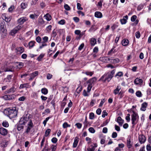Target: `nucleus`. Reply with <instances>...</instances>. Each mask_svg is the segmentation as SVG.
<instances>
[{
    "label": "nucleus",
    "mask_w": 151,
    "mask_h": 151,
    "mask_svg": "<svg viewBox=\"0 0 151 151\" xmlns=\"http://www.w3.org/2000/svg\"><path fill=\"white\" fill-rule=\"evenodd\" d=\"M1 145L4 147H5L8 144V142L7 141L5 140L3 141L1 143Z\"/></svg>",
    "instance_id": "nucleus-36"
},
{
    "label": "nucleus",
    "mask_w": 151,
    "mask_h": 151,
    "mask_svg": "<svg viewBox=\"0 0 151 151\" xmlns=\"http://www.w3.org/2000/svg\"><path fill=\"white\" fill-rule=\"evenodd\" d=\"M133 114L132 115L131 120L132 124L133 125H134L136 124V121L138 118L139 116L138 114L134 111H132Z\"/></svg>",
    "instance_id": "nucleus-4"
},
{
    "label": "nucleus",
    "mask_w": 151,
    "mask_h": 151,
    "mask_svg": "<svg viewBox=\"0 0 151 151\" xmlns=\"http://www.w3.org/2000/svg\"><path fill=\"white\" fill-rule=\"evenodd\" d=\"M14 94L5 95L3 96V99L5 100H10L14 99L15 97Z\"/></svg>",
    "instance_id": "nucleus-8"
},
{
    "label": "nucleus",
    "mask_w": 151,
    "mask_h": 151,
    "mask_svg": "<svg viewBox=\"0 0 151 151\" xmlns=\"http://www.w3.org/2000/svg\"><path fill=\"white\" fill-rule=\"evenodd\" d=\"M100 60L104 63H107L108 61H110L111 59L108 58L107 57H100L99 58Z\"/></svg>",
    "instance_id": "nucleus-12"
},
{
    "label": "nucleus",
    "mask_w": 151,
    "mask_h": 151,
    "mask_svg": "<svg viewBox=\"0 0 151 151\" xmlns=\"http://www.w3.org/2000/svg\"><path fill=\"white\" fill-rule=\"evenodd\" d=\"M123 75V73L122 72L120 71L118 72L115 75V77H117V76L121 77Z\"/></svg>",
    "instance_id": "nucleus-32"
},
{
    "label": "nucleus",
    "mask_w": 151,
    "mask_h": 151,
    "mask_svg": "<svg viewBox=\"0 0 151 151\" xmlns=\"http://www.w3.org/2000/svg\"><path fill=\"white\" fill-rule=\"evenodd\" d=\"M41 91L42 93L44 95L47 94L48 92L47 89L45 88H42L41 90Z\"/></svg>",
    "instance_id": "nucleus-29"
},
{
    "label": "nucleus",
    "mask_w": 151,
    "mask_h": 151,
    "mask_svg": "<svg viewBox=\"0 0 151 151\" xmlns=\"http://www.w3.org/2000/svg\"><path fill=\"white\" fill-rule=\"evenodd\" d=\"M35 43V42L34 41H30L28 44L29 48L30 49L31 48L33 47L34 46Z\"/></svg>",
    "instance_id": "nucleus-28"
},
{
    "label": "nucleus",
    "mask_w": 151,
    "mask_h": 151,
    "mask_svg": "<svg viewBox=\"0 0 151 151\" xmlns=\"http://www.w3.org/2000/svg\"><path fill=\"white\" fill-rule=\"evenodd\" d=\"M135 36L137 38H139L140 37V33L139 31H137L135 33Z\"/></svg>",
    "instance_id": "nucleus-64"
},
{
    "label": "nucleus",
    "mask_w": 151,
    "mask_h": 151,
    "mask_svg": "<svg viewBox=\"0 0 151 151\" xmlns=\"http://www.w3.org/2000/svg\"><path fill=\"white\" fill-rule=\"evenodd\" d=\"M51 148L52 149V151H55L57 149V146L56 145H52L51 146Z\"/></svg>",
    "instance_id": "nucleus-54"
},
{
    "label": "nucleus",
    "mask_w": 151,
    "mask_h": 151,
    "mask_svg": "<svg viewBox=\"0 0 151 151\" xmlns=\"http://www.w3.org/2000/svg\"><path fill=\"white\" fill-rule=\"evenodd\" d=\"M11 19V18L10 17H5V20L6 22H9Z\"/></svg>",
    "instance_id": "nucleus-53"
},
{
    "label": "nucleus",
    "mask_w": 151,
    "mask_h": 151,
    "mask_svg": "<svg viewBox=\"0 0 151 151\" xmlns=\"http://www.w3.org/2000/svg\"><path fill=\"white\" fill-rule=\"evenodd\" d=\"M128 17L127 15L123 17V19L120 20L121 23L122 24H126L127 22V19H128Z\"/></svg>",
    "instance_id": "nucleus-14"
},
{
    "label": "nucleus",
    "mask_w": 151,
    "mask_h": 151,
    "mask_svg": "<svg viewBox=\"0 0 151 151\" xmlns=\"http://www.w3.org/2000/svg\"><path fill=\"white\" fill-rule=\"evenodd\" d=\"M93 86V85L89 83L87 88L88 92H89L90 91Z\"/></svg>",
    "instance_id": "nucleus-38"
},
{
    "label": "nucleus",
    "mask_w": 151,
    "mask_h": 151,
    "mask_svg": "<svg viewBox=\"0 0 151 151\" xmlns=\"http://www.w3.org/2000/svg\"><path fill=\"white\" fill-rule=\"evenodd\" d=\"M5 111L6 113L10 117L13 118L15 117L17 115V111L15 109L9 108L6 109Z\"/></svg>",
    "instance_id": "nucleus-2"
},
{
    "label": "nucleus",
    "mask_w": 151,
    "mask_h": 151,
    "mask_svg": "<svg viewBox=\"0 0 151 151\" xmlns=\"http://www.w3.org/2000/svg\"><path fill=\"white\" fill-rule=\"evenodd\" d=\"M29 120L28 118L27 117V116L22 117L20 121V123L24 125L26 123L28 122Z\"/></svg>",
    "instance_id": "nucleus-5"
},
{
    "label": "nucleus",
    "mask_w": 151,
    "mask_h": 151,
    "mask_svg": "<svg viewBox=\"0 0 151 151\" xmlns=\"http://www.w3.org/2000/svg\"><path fill=\"white\" fill-rule=\"evenodd\" d=\"M88 130L90 132L92 133H94L95 132V130L92 127H90L88 129Z\"/></svg>",
    "instance_id": "nucleus-47"
},
{
    "label": "nucleus",
    "mask_w": 151,
    "mask_h": 151,
    "mask_svg": "<svg viewBox=\"0 0 151 151\" xmlns=\"http://www.w3.org/2000/svg\"><path fill=\"white\" fill-rule=\"evenodd\" d=\"M44 55L45 54H44L42 53L40 54L39 56L37 58V60L38 61H41Z\"/></svg>",
    "instance_id": "nucleus-33"
},
{
    "label": "nucleus",
    "mask_w": 151,
    "mask_h": 151,
    "mask_svg": "<svg viewBox=\"0 0 151 151\" xmlns=\"http://www.w3.org/2000/svg\"><path fill=\"white\" fill-rule=\"evenodd\" d=\"M77 8L78 10H82L83 9V8L81 7V4L79 3H77Z\"/></svg>",
    "instance_id": "nucleus-58"
},
{
    "label": "nucleus",
    "mask_w": 151,
    "mask_h": 151,
    "mask_svg": "<svg viewBox=\"0 0 151 151\" xmlns=\"http://www.w3.org/2000/svg\"><path fill=\"white\" fill-rule=\"evenodd\" d=\"M2 125L3 127H8L9 126V124L8 122L6 121H5L3 122L2 123Z\"/></svg>",
    "instance_id": "nucleus-35"
},
{
    "label": "nucleus",
    "mask_w": 151,
    "mask_h": 151,
    "mask_svg": "<svg viewBox=\"0 0 151 151\" xmlns=\"http://www.w3.org/2000/svg\"><path fill=\"white\" fill-rule=\"evenodd\" d=\"M0 31L1 33L4 35L6 36L7 34V30L5 22L4 21L2 22L0 24Z\"/></svg>",
    "instance_id": "nucleus-3"
},
{
    "label": "nucleus",
    "mask_w": 151,
    "mask_h": 151,
    "mask_svg": "<svg viewBox=\"0 0 151 151\" xmlns=\"http://www.w3.org/2000/svg\"><path fill=\"white\" fill-rule=\"evenodd\" d=\"M121 89V87L120 86H117L116 88V89H114V93L115 95H116L119 93V91Z\"/></svg>",
    "instance_id": "nucleus-15"
},
{
    "label": "nucleus",
    "mask_w": 151,
    "mask_h": 151,
    "mask_svg": "<svg viewBox=\"0 0 151 151\" xmlns=\"http://www.w3.org/2000/svg\"><path fill=\"white\" fill-rule=\"evenodd\" d=\"M64 7L65 9L66 10L69 11L70 9V7L67 4H65Z\"/></svg>",
    "instance_id": "nucleus-48"
},
{
    "label": "nucleus",
    "mask_w": 151,
    "mask_h": 151,
    "mask_svg": "<svg viewBox=\"0 0 151 151\" xmlns=\"http://www.w3.org/2000/svg\"><path fill=\"white\" fill-rule=\"evenodd\" d=\"M21 8L23 9L26 8L27 6V4L24 3H22L21 5Z\"/></svg>",
    "instance_id": "nucleus-42"
},
{
    "label": "nucleus",
    "mask_w": 151,
    "mask_h": 151,
    "mask_svg": "<svg viewBox=\"0 0 151 151\" xmlns=\"http://www.w3.org/2000/svg\"><path fill=\"white\" fill-rule=\"evenodd\" d=\"M17 31L14 28L11 30L10 33L9 34L12 36H14L17 32Z\"/></svg>",
    "instance_id": "nucleus-26"
},
{
    "label": "nucleus",
    "mask_w": 151,
    "mask_h": 151,
    "mask_svg": "<svg viewBox=\"0 0 151 151\" xmlns=\"http://www.w3.org/2000/svg\"><path fill=\"white\" fill-rule=\"evenodd\" d=\"M139 139L141 144L144 143L146 140L145 136L142 134L140 135L139 136Z\"/></svg>",
    "instance_id": "nucleus-9"
},
{
    "label": "nucleus",
    "mask_w": 151,
    "mask_h": 151,
    "mask_svg": "<svg viewBox=\"0 0 151 151\" xmlns=\"http://www.w3.org/2000/svg\"><path fill=\"white\" fill-rule=\"evenodd\" d=\"M137 18V17L136 15H133L131 18V21L132 22H134L136 19Z\"/></svg>",
    "instance_id": "nucleus-57"
},
{
    "label": "nucleus",
    "mask_w": 151,
    "mask_h": 151,
    "mask_svg": "<svg viewBox=\"0 0 151 151\" xmlns=\"http://www.w3.org/2000/svg\"><path fill=\"white\" fill-rule=\"evenodd\" d=\"M50 132L51 129H48L45 131V134L44 136L46 137H47L50 133Z\"/></svg>",
    "instance_id": "nucleus-34"
},
{
    "label": "nucleus",
    "mask_w": 151,
    "mask_h": 151,
    "mask_svg": "<svg viewBox=\"0 0 151 151\" xmlns=\"http://www.w3.org/2000/svg\"><path fill=\"white\" fill-rule=\"evenodd\" d=\"M65 23V21L64 19H62L58 22V24H64Z\"/></svg>",
    "instance_id": "nucleus-61"
},
{
    "label": "nucleus",
    "mask_w": 151,
    "mask_h": 151,
    "mask_svg": "<svg viewBox=\"0 0 151 151\" xmlns=\"http://www.w3.org/2000/svg\"><path fill=\"white\" fill-rule=\"evenodd\" d=\"M75 125L78 129H80L81 128L82 124L81 123H78L76 124Z\"/></svg>",
    "instance_id": "nucleus-52"
},
{
    "label": "nucleus",
    "mask_w": 151,
    "mask_h": 151,
    "mask_svg": "<svg viewBox=\"0 0 151 151\" xmlns=\"http://www.w3.org/2000/svg\"><path fill=\"white\" fill-rule=\"evenodd\" d=\"M13 77V75H8L7 77L6 78V80H9V82H11V80L12 79V78Z\"/></svg>",
    "instance_id": "nucleus-44"
},
{
    "label": "nucleus",
    "mask_w": 151,
    "mask_h": 151,
    "mask_svg": "<svg viewBox=\"0 0 151 151\" xmlns=\"http://www.w3.org/2000/svg\"><path fill=\"white\" fill-rule=\"evenodd\" d=\"M48 37L47 36H45L42 38V42L45 43L47 42L48 40Z\"/></svg>",
    "instance_id": "nucleus-56"
},
{
    "label": "nucleus",
    "mask_w": 151,
    "mask_h": 151,
    "mask_svg": "<svg viewBox=\"0 0 151 151\" xmlns=\"http://www.w3.org/2000/svg\"><path fill=\"white\" fill-rule=\"evenodd\" d=\"M112 76L110 75V73L108 72L105 73L102 76L99 80H101L104 82L107 81L109 82L112 78Z\"/></svg>",
    "instance_id": "nucleus-1"
},
{
    "label": "nucleus",
    "mask_w": 151,
    "mask_h": 151,
    "mask_svg": "<svg viewBox=\"0 0 151 151\" xmlns=\"http://www.w3.org/2000/svg\"><path fill=\"white\" fill-rule=\"evenodd\" d=\"M129 42V41L128 39H125L122 40V44L123 46H127L128 45Z\"/></svg>",
    "instance_id": "nucleus-16"
},
{
    "label": "nucleus",
    "mask_w": 151,
    "mask_h": 151,
    "mask_svg": "<svg viewBox=\"0 0 151 151\" xmlns=\"http://www.w3.org/2000/svg\"><path fill=\"white\" fill-rule=\"evenodd\" d=\"M8 133L7 130L3 127L0 128V134L2 135L5 136Z\"/></svg>",
    "instance_id": "nucleus-10"
},
{
    "label": "nucleus",
    "mask_w": 151,
    "mask_h": 151,
    "mask_svg": "<svg viewBox=\"0 0 151 151\" xmlns=\"http://www.w3.org/2000/svg\"><path fill=\"white\" fill-rule=\"evenodd\" d=\"M131 137H129L128 138L127 141V147L129 148H130L132 146V144L131 143L130 141Z\"/></svg>",
    "instance_id": "nucleus-18"
},
{
    "label": "nucleus",
    "mask_w": 151,
    "mask_h": 151,
    "mask_svg": "<svg viewBox=\"0 0 151 151\" xmlns=\"http://www.w3.org/2000/svg\"><path fill=\"white\" fill-rule=\"evenodd\" d=\"M136 96L138 97H141L142 96L141 92L140 91H137L136 93Z\"/></svg>",
    "instance_id": "nucleus-37"
},
{
    "label": "nucleus",
    "mask_w": 151,
    "mask_h": 151,
    "mask_svg": "<svg viewBox=\"0 0 151 151\" xmlns=\"http://www.w3.org/2000/svg\"><path fill=\"white\" fill-rule=\"evenodd\" d=\"M14 70V68H5L4 71L5 72L9 71L13 72V71Z\"/></svg>",
    "instance_id": "nucleus-40"
},
{
    "label": "nucleus",
    "mask_w": 151,
    "mask_h": 151,
    "mask_svg": "<svg viewBox=\"0 0 151 151\" xmlns=\"http://www.w3.org/2000/svg\"><path fill=\"white\" fill-rule=\"evenodd\" d=\"M22 125L20 123V124L18 125L17 129L18 131H21L23 129L24 126Z\"/></svg>",
    "instance_id": "nucleus-39"
},
{
    "label": "nucleus",
    "mask_w": 151,
    "mask_h": 151,
    "mask_svg": "<svg viewBox=\"0 0 151 151\" xmlns=\"http://www.w3.org/2000/svg\"><path fill=\"white\" fill-rule=\"evenodd\" d=\"M96 79L95 77H93L87 81V83L93 85V84L96 81Z\"/></svg>",
    "instance_id": "nucleus-17"
},
{
    "label": "nucleus",
    "mask_w": 151,
    "mask_h": 151,
    "mask_svg": "<svg viewBox=\"0 0 151 151\" xmlns=\"http://www.w3.org/2000/svg\"><path fill=\"white\" fill-rule=\"evenodd\" d=\"M83 124H84V128H86L87 127L89 123L88 122H84Z\"/></svg>",
    "instance_id": "nucleus-60"
},
{
    "label": "nucleus",
    "mask_w": 151,
    "mask_h": 151,
    "mask_svg": "<svg viewBox=\"0 0 151 151\" xmlns=\"http://www.w3.org/2000/svg\"><path fill=\"white\" fill-rule=\"evenodd\" d=\"M78 142V138L76 137L75 138L74 142L73 144V147H77Z\"/></svg>",
    "instance_id": "nucleus-20"
},
{
    "label": "nucleus",
    "mask_w": 151,
    "mask_h": 151,
    "mask_svg": "<svg viewBox=\"0 0 151 151\" xmlns=\"http://www.w3.org/2000/svg\"><path fill=\"white\" fill-rule=\"evenodd\" d=\"M148 104L146 102H143L141 104V106L140 108V110L143 111H145L146 110V108Z\"/></svg>",
    "instance_id": "nucleus-11"
},
{
    "label": "nucleus",
    "mask_w": 151,
    "mask_h": 151,
    "mask_svg": "<svg viewBox=\"0 0 151 151\" xmlns=\"http://www.w3.org/2000/svg\"><path fill=\"white\" fill-rule=\"evenodd\" d=\"M95 16L98 18H101L102 17V13L99 12H96L95 13Z\"/></svg>",
    "instance_id": "nucleus-21"
},
{
    "label": "nucleus",
    "mask_w": 151,
    "mask_h": 151,
    "mask_svg": "<svg viewBox=\"0 0 151 151\" xmlns=\"http://www.w3.org/2000/svg\"><path fill=\"white\" fill-rule=\"evenodd\" d=\"M110 61L111 63L114 64L118 63L119 62V60L118 58H116L114 59H111Z\"/></svg>",
    "instance_id": "nucleus-27"
},
{
    "label": "nucleus",
    "mask_w": 151,
    "mask_h": 151,
    "mask_svg": "<svg viewBox=\"0 0 151 151\" xmlns=\"http://www.w3.org/2000/svg\"><path fill=\"white\" fill-rule=\"evenodd\" d=\"M85 74L87 76H91L93 74V72L86 71L85 73Z\"/></svg>",
    "instance_id": "nucleus-41"
},
{
    "label": "nucleus",
    "mask_w": 151,
    "mask_h": 151,
    "mask_svg": "<svg viewBox=\"0 0 151 151\" xmlns=\"http://www.w3.org/2000/svg\"><path fill=\"white\" fill-rule=\"evenodd\" d=\"M29 85L28 83H26L23 84H21L20 85L19 88L20 89H23L24 88H27L28 87Z\"/></svg>",
    "instance_id": "nucleus-23"
},
{
    "label": "nucleus",
    "mask_w": 151,
    "mask_h": 151,
    "mask_svg": "<svg viewBox=\"0 0 151 151\" xmlns=\"http://www.w3.org/2000/svg\"><path fill=\"white\" fill-rule=\"evenodd\" d=\"M44 17H45L46 20L48 21H50L51 19V17L48 13H47L45 14L44 16Z\"/></svg>",
    "instance_id": "nucleus-25"
},
{
    "label": "nucleus",
    "mask_w": 151,
    "mask_h": 151,
    "mask_svg": "<svg viewBox=\"0 0 151 151\" xmlns=\"http://www.w3.org/2000/svg\"><path fill=\"white\" fill-rule=\"evenodd\" d=\"M124 92L121 91L119 93L118 95L120 96V98L121 99L124 96Z\"/></svg>",
    "instance_id": "nucleus-50"
},
{
    "label": "nucleus",
    "mask_w": 151,
    "mask_h": 151,
    "mask_svg": "<svg viewBox=\"0 0 151 151\" xmlns=\"http://www.w3.org/2000/svg\"><path fill=\"white\" fill-rule=\"evenodd\" d=\"M36 40L37 42L40 43L41 42L42 40L40 37L38 36L36 38Z\"/></svg>",
    "instance_id": "nucleus-55"
},
{
    "label": "nucleus",
    "mask_w": 151,
    "mask_h": 151,
    "mask_svg": "<svg viewBox=\"0 0 151 151\" xmlns=\"http://www.w3.org/2000/svg\"><path fill=\"white\" fill-rule=\"evenodd\" d=\"M117 122L120 126H122L124 123V120L122 119L120 116H119L117 119Z\"/></svg>",
    "instance_id": "nucleus-19"
},
{
    "label": "nucleus",
    "mask_w": 151,
    "mask_h": 151,
    "mask_svg": "<svg viewBox=\"0 0 151 151\" xmlns=\"http://www.w3.org/2000/svg\"><path fill=\"white\" fill-rule=\"evenodd\" d=\"M101 109L99 108L97 109L96 111V113L98 115H99L101 114Z\"/></svg>",
    "instance_id": "nucleus-62"
},
{
    "label": "nucleus",
    "mask_w": 151,
    "mask_h": 151,
    "mask_svg": "<svg viewBox=\"0 0 151 151\" xmlns=\"http://www.w3.org/2000/svg\"><path fill=\"white\" fill-rule=\"evenodd\" d=\"M143 81L142 79L136 78L134 81V83L136 85H141L142 84Z\"/></svg>",
    "instance_id": "nucleus-13"
},
{
    "label": "nucleus",
    "mask_w": 151,
    "mask_h": 151,
    "mask_svg": "<svg viewBox=\"0 0 151 151\" xmlns=\"http://www.w3.org/2000/svg\"><path fill=\"white\" fill-rule=\"evenodd\" d=\"M16 90V89L15 87L12 86L7 91V93H14L15 92Z\"/></svg>",
    "instance_id": "nucleus-24"
},
{
    "label": "nucleus",
    "mask_w": 151,
    "mask_h": 151,
    "mask_svg": "<svg viewBox=\"0 0 151 151\" xmlns=\"http://www.w3.org/2000/svg\"><path fill=\"white\" fill-rule=\"evenodd\" d=\"M17 50L18 52L20 54L22 53L24 51V48L22 47H19L17 48Z\"/></svg>",
    "instance_id": "nucleus-31"
},
{
    "label": "nucleus",
    "mask_w": 151,
    "mask_h": 151,
    "mask_svg": "<svg viewBox=\"0 0 151 151\" xmlns=\"http://www.w3.org/2000/svg\"><path fill=\"white\" fill-rule=\"evenodd\" d=\"M105 99H101V102L99 105V107H101L103 105L104 103L105 102Z\"/></svg>",
    "instance_id": "nucleus-51"
},
{
    "label": "nucleus",
    "mask_w": 151,
    "mask_h": 151,
    "mask_svg": "<svg viewBox=\"0 0 151 151\" xmlns=\"http://www.w3.org/2000/svg\"><path fill=\"white\" fill-rule=\"evenodd\" d=\"M38 74V71H35L34 72L31 73L30 76H31L34 78L36 76H37Z\"/></svg>",
    "instance_id": "nucleus-30"
},
{
    "label": "nucleus",
    "mask_w": 151,
    "mask_h": 151,
    "mask_svg": "<svg viewBox=\"0 0 151 151\" xmlns=\"http://www.w3.org/2000/svg\"><path fill=\"white\" fill-rule=\"evenodd\" d=\"M28 20V19L26 17H22L19 18L17 20V23L20 24H22L25 21Z\"/></svg>",
    "instance_id": "nucleus-7"
},
{
    "label": "nucleus",
    "mask_w": 151,
    "mask_h": 151,
    "mask_svg": "<svg viewBox=\"0 0 151 151\" xmlns=\"http://www.w3.org/2000/svg\"><path fill=\"white\" fill-rule=\"evenodd\" d=\"M27 125L28 127L26 131V132L27 133L29 132L30 131L31 129L33 127V123H32V121L30 119H29V121Z\"/></svg>",
    "instance_id": "nucleus-6"
},
{
    "label": "nucleus",
    "mask_w": 151,
    "mask_h": 151,
    "mask_svg": "<svg viewBox=\"0 0 151 151\" xmlns=\"http://www.w3.org/2000/svg\"><path fill=\"white\" fill-rule=\"evenodd\" d=\"M52 36L54 37H55L57 35V34L55 29H54L52 32Z\"/></svg>",
    "instance_id": "nucleus-63"
},
{
    "label": "nucleus",
    "mask_w": 151,
    "mask_h": 151,
    "mask_svg": "<svg viewBox=\"0 0 151 151\" xmlns=\"http://www.w3.org/2000/svg\"><path fill=\"white\" fill-rule=\"evenodd\" d=\"M94 118V114L93 112H91L89 114V119H93Z\"/></svg>",
    "instance_id": "nucleus-45"
},
{
    "label": "nucleus",
    "mask_w": 151,
    "mask_h": 151,
    "mask_svg": "<svg viewBox=\"0 0 151 151\" xmlns=\"http://www.w3.org/2000/svg\"><path fill=\"white\" fill-rule=\"evenodd\" d=\"M75 33L76 35H79V36L81 37L82 36V35L81 34V31L80 30H76L75 31Z\"/></svg>",
    "instance_id": "nucleus-46"
},
{
    "label": "nucleus",
    "mask_w": 151,
    "mask_h": 151,
    "mask_svg": "<svg viewBox=\"0 0 151 151\" xmlns=\"http://www.w3.org/2000/svg\"><path fill=\"white\" fill-rule=\"evenodd\" d=\"M22 26L21 25V24H20L17 25L14 28L16 29H17V31H18V30H19L22 28Z\"/></svg>",
    "instance_id": "nucleus-49"
},
{
    "label": "nucleus",
    "mask_w": 151,
    "mask_h": 151,
    "mask_svg": "<svg viewBox=\"0 0 151 151\" xmlns=\"http://www.w3.org/2000/svg\"><path fill=\"white\" fill-rule=\"evenodd\" d=\"M90 44L91 46H94L96 43V40L95 38H91L90 40Z\"/></svg>",
    "instance_id": "nucleus-22"
},
{
    "label": "nucleus",
    "mask_w": 151,
    "mask_h": 151,
    "mask_svg": "<svg viewBox=\"0 0 151 151\" xmlns=\"http://www.w3.org/2000/svg\"><path fill=\"white\" fill-rule=\"evenodd\" d=\"M84 45V43H82L78 47V50H81L83 47Z\"/></svg>",
    "instance_id": "nucleus-59"
},
{
    "label": "nucleus",
    "mask_w": 151,
    "mask_h": 151,
    "mask_svg": "<svg viewBox=\"0 0 151 151\" xmlns=\"http://www.w3.org/2000/svg\"><path fill=\"white\" fill-rule=\"evenodd\" d=\"M70 127V125L68 124L67 123L65 122L63 124V128H65L67 127Z\"/></svg>",
    "instance_id": "nucleus-43"
}]
</instances>
